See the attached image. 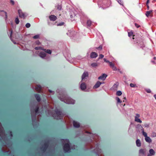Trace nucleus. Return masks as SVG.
I'll return each instance as SVG.
<instances>
[{"label": "nucleus", "instance_id": "680f3d73", "mask_svg": "<svg viewBox=\"0 0 156 156\" xmlns=\"http://www.w3.org/2000/svg\"><path fill=\"white\" fill-rule=\"evenodd\" d=\"M124 99H126V97H124Z\"/></svg>", "mask_w": 156, "mask_h": 156}, {"label": "nucleus", "instance_id": "e433bc0d", "mask_svg": "<svg viewBox=\"0 0 156 156\" xmlns=\"http://www.w3.org/2000/svg\"><path fill=\"white\" fill-rule=\"evenodd\" d=\"M64 22H61V23H59L58 24H57V26H62L64 25Z\"/></svg>", "mask_w": 156, "mask_h": 156}, {"label": "nucleus", "instance_id": "bb28decb", "mask_svg": "<svg viewBox=\"0 0 156 156\" xmlns=\"http://www.w3.org/2000/svg\"><path fill=\"white\" fill-rule=\"evenodd\" d=\"M39 108L38 106L36 107V108L35 109V112L36 114H37L39 111Z\"/></svg>", "mask_w": 156, "mask_h": 156}, {"label": "nucleus", "instance_id": "3c124183", "mask_svg": "<svg viewBox=\"0 0 156 156\" xmlns=\"http://www.w3.org/2000/svg\"><path fill=\"white\" fill-rule=\"evenodd\" d=\"M104 61L107 63H109L110 62L108 61V60H107L105 58H104Z\"/></svg>", "mask_w": 156, "mask_h": 156}, {"label": "nucleus", "instance_id": "f257e3e1", "mask_svg": "<svg viewBox=\"0 0 156 156\" xmlns=\"http://www.w3.org/2000/svg\"><path fill=\"white\" fill-rule=\"evenodd\" d=\"M55 114H53L52 116L54 119H61L63 117V115L61 111L58 109H56L55 110Z\"/></svg>", "mask_w": 156, "mask_h": 156}, {"label": "nucleus", "instance_id": "8fccbe9b", "mask_svg": "<svg viewBox=\"0 0 156 156\" xmlns=\"http://www.w3.org/2000/svg\"><path fill=\"white\" fill-rule=\"evenodd\" d=\"M10 38H11V37H12V30L11 29L10 30Z\"/></svg>", "mask_w": 156, "mask_h": 156}, {"label": "nucleus", "instance_id": "9d476101", "mask_svg": "<svg viewBox=\"0 0 156 156\" xmlns=\"http://www.w3.org/2000/svg\"><path fill=\"white\" fill-rule=\"evenodd\" d=\"M101 83H102L100 82L99 81H97L96 83L94 86L93 88L95 89L98 88L100 87V85Z\"/></svg>", "mask_w": 156, "mask_h": 156}, {"label": "nucleus", "instance_id": "6e6552de", "mask_svg": "<svg viewBox=\"0 0 156 156\" xmlns=\"http://www.w3.org/2000/svg\"><path fill=\"white\" fill-rule=\"evenodd\" d=\"M50 20L51 21H55L57 19V17L54 15H51L49 17Z\"/></svg>", "mask_w": 156, "mask_h": 156}, {"label": "nucleus", "instance_id": "ea45409f", "mask_svg": "<svg viewBox=\"0 0 156 156\" xmlns=\"http://www.w3.org/2000/svg\"><path fill=\"white\" fill-rule=\"evenodd\" d=\"M112 69L114 70V71H116L117 70V68L115 66H114L112 68H111Z\"/></svg>", "mask_w": 156, "mask_h": 156}, {"label": "nucleus", "instance_id": "c9c22d12", "mask_svg": "<svg viewBox=\"0 0 156 156\" xmlns=\"http://www.w3.org/2000/svg\"><path fill=\"white\" fill-rule=\"evenodd\" d=\"M130 86L131 87H134L136 86V85L133 83H131L130 84Z\"/></svg>", "mask_w": 156, "mask_h": 156}, {"label": "nucleus", "instance_id": "39448f33", "mask_svg": "<svg viewBox=\"0 0 156 156\" xmlns=\"http://www.w3.org/2000/svg\"><path fill=\"white\" fill-rule=\"evenodd\" d=\"M19 16L20 17L23 19L26 17L25 13L23 12L21 10L19 9L18 11Z\"/></svg>", "mask_w": 156, "mask_h": 156}, {"label": "nucleus", "instance_id": "aec40b11", "mask_svg": "<svg viewBox=\"0 0 156 156\" xmlns=\"http://www.w3.org/2000/svg\"><path fill=\"white\" fill-rule=\"evenodd\" d=\"M136 146L138 147H140L141 146V143L139 139H137L136 140Z\"/></svg>", "mask_w": 156, "mask_h": 156}, {"label": "nucleus", "instance_id": "49530a36", "mask_svg": "<svg viewBox=\"0 0 156 156\" xmlns=\"http://www.w3.org/2000/svg\"><path fill=\"white\" fill-rule=\"evenodd\" d=\"M135 25L137 28H138L140 27V25H138V24L136 23H135Z\"/></svg>", "mask_w": 156, "mask_h": 156}, {"label": "nucleus", "instance_id": "f3484780", "mask_svg": "<svg viewBox=\"0 0 156 156\" xmlns=\"http://www.w3.org/2000/svg\"><path fill=\"white\" fill-rule=\"evenodd\" d=\"M88 76V73L87 72H85L83 73L82 76V80L84 79L86 77Z\"/></svg>", "mask_w": 156, "mask_h": 156}, {"label": "nucleus", "instance_id": "c03bdc74", "mask_svg": "<svg viewBox=\"0 0 156 156\" xmlns=\"http://www.w3.org/2000/svg\"><path fill=\"white\" fill-rule=\"evenodd\" d=\"M145 90L147 93H150L151 92L150 89H146Z\"/></svg>", "mask_w": 156, "mask_h": 156}, {"label": "nucleus", "instance_id": "ddd939ff", "mask_svg": "<svg viewBox=\"0 0 156 156\" xmlns=\"http://www.w3.org/2000/svg\"><path fill=\"white\" fill-rule=\"evenodd\" d=\"M145 141L147 142L149 144H150L151 143L152 141V140L151 139L150 137L148 136H147L146 137H145Z\"/></svg>", "mask_w": 156, "mask_h": 156}, {"label": "nucleus", "instance_id": "13d9d810", "mask_svg": "<svg viewBox=\"0 0 156 156\" xmlns=\"http://www.w3.org/2000/svg\"><path fill=\"white\" fill-rule=\"evenodd\" d=\"M49 91L50 92V93H51L52 92V91L51 90H49Z\"/></svg>", "mask_w": 156, "mask_h": 156}, {"label": "nucleus", "instance_id": "473e14b6", "mask_svg": "<svg viewBox=\"0 0 156 156\" xmlns=\"http://www.w3.org/2000/svg\"><path fill=\"white\" fill-rule=\"evenodd\" d=\"M35 49L37 50L41 49V50H43L42 49V48L40 47H36L35 48Z\"/></svg>", "mask_w": 156, "mask_h": 156}, {"label": "nucleus", "instance_id": "c756f323", "mask_svg": "<svg viewBox=\"0 0 156 156\" xmlns=\"http://www.w3.org/2000/svg\"><path fill=\"white\" fill-rule=\"evenodd\" d=\"M91 24V22L90 20H88L87 22V25L88 26H90Z\"/></svg>", "mask_w": 156, "mask_h": 156}, {"label": "nucleus", "instance_id": "f8f14e48", "mask_svg": "<svg viewBox=\"0 0 156 156\" xmlns=\"http://www.w3.org/2000/svg\"><path fill=\"white\" fill-rule=\"evenodd\" d=\"M98 56V54L95 52H92L90 55V57L92 58H95Z\"/></svg>", "mask_w": 156, "mask_h": 156}, {"label": "nucleus", "instance_id": "052dcab7", "mask_svg": "<svg viewBox=\"0 0 156 156\" xmlns=\"http://www.w3.org/2000/svg\"><path fill=\"white\" fill-rule=\"evenodd\" d=\"M87 133H90L88 132H87Z\"/></svg>", "mask_w": 156, "mask_h": 156}, {"label": "nucleus", "instance_id": "6ab92c4d", "mask_svg": "<svg viewBox=\"0 0 156 156\" xmlns=\"http://www.w3.org/2000/svg\"><path fill=\"white\" fill-rule=\"evenodd\" d=\"M73 125L75 127L79 128L80 126V124L74 121L73 122Z\"/></svg>", "mask_w": 156, "mask_h": 156}, {"label": "nucleus", "instance_id": "4468645a", "mask_svg": "<svg viewBox=\"0 0 156 156\" xmlns=\"http://www.w3.org/2000/svg\"><path fill=\"white\" fill-rule=\"evenodd\" d=\"M146 15L147 17H149V16H152L153 15L152 10L147 11L146 13Z\"/></svg>", "mask_w": 156, "mask_h": 156}, {"label": "nucleus", "instance_id": "09e8293b", "mask_svg": "<svg viewBox=\"0 0 156 156\" xmlns=\"http://www.w3.org/2000/svg\"><path fill=\"white\" fill-rule=\"evenodd\" d=\"M140 117V115L138 114H136V116L135 117V118H139Z\"/></svg>", "mask_w": 156, "mask_h": 156}, {"label": "nucleus", "instance_id": "58836bf2", "mask_svg": "<svg viewBox=\"0 0 156 156\" xmlns=\"http://www.w3.org/2000/svg\"><path fill=\"white\" fill-rule=\"evenodd\" d=\"M26 27H27V28H29L30 27V23H27L26 24Z\"/></svg>", "mask_w": 156, "mask_h": 156}, {"label": "nucleus", "instance_id": "f03ea898", "mask_svg": "<svg viewBox=\"0 0 156 156\" xmlns=\"http://www.w3.org/2000/svg\"><path fill=\"white\" fill-rule=\"evenodd\" d=\"M61 100L68 104H73L75 102V101L67 96H64L62 100Z\"/></svg>", "mask_w": 156, "mask_h": 156}, {"label": "nucleus", "instance_id": "cd10ccee", "mask_svg": "<svg viewBox=\"0 0 156 156\" xmlns=\"http://www.w3.org/2000/svg\"><path fill=\"white\" fill-rule=\"evenodd\" d=\"M116 94L117 95L119 96L122 95V93L121 91H119V90L118 91L116 92Z\"/></svg>", "mask_w": 156, "mask_h": 156}, {"label": "nucleus", "instance_id": "a211bd4d", "mask_svg": "<svg viewBox=\"0 0 156 156\" xmlns=\"http://www.w3.org/2000/svg\"><path fill=\"white\" fill-rule=\"evenodd\" d=\"M80 88L82 90H83L86 88V85L85 83H82L80 85Z\"/></svg>", "mask_w": 156, "mask_h": 156}, {"label": "nucleus", "instance_id": "2eb2a0df", "mask_svg": "<svg viewBox=\"0 0 156 156\" xmlns=\"http://www.w3.org/2000/svg\"><path fill=\"white\" fill-rule=\"evenodd\" d=\"M118 86L119 83L118 82H116L114 84L112 88L114 90H117L118 89Z\"/></svg>", "mask_w": 156, "mask_h": 156}, {"label": "nucleus", "instance_id": "603ef678", "mask_svg": "<svg viewBox=\"0 0 156 156\" xmlns=\"http://www.w3.org/2000/svg\"><path fill=\"white\" fill-rule=\"evenodd\" d=\"M5 12V18H6V19L7 18V13L5 12Z\"/></svg>", "mask_w": 156, "mask_h": 156}, {"label": "nucleus", "instance_id": "4be33fe9", "mask_svg": "<svg viewBox=\"0 0 156 156\" xmlns=\"http://www.w3.org/2000/svg\"><path fill=\"white\" fill-rule=\"evenodd\" d=\"M39 55L41 57L43 58L46 56V54L44 52H41L39 53Z\"/></svg>", "mask_w": 156, "mask_h": 156}, {"label": "nucleus", "instance_id": "423d86ee", "mask_svg": "<svg viewBox=\"0 0 156 156\" xmlns=\"http://www.w3.org/2000/svg\"><path fill=\"white\" fill-rule=\"evenodd\" d=\"M70 18L72 19L71 20L72 21L75 20H76L77 17L76 16L75 13L73 12H72L70 13Z\"/></svg>", "mask_w": 156, "mask_h": 156}, {"label": "nucleus", "instance_id": "6e6d98bb", "mask_svg": "<svg viewBox=\"0 0 156 156\" xmlns=\"http://www.w3.org/2000/svg\"><path fill=\"white\" fill-rule=\"evenodd\" d=\"M154 97L155 98V99H156V94H155L154 95Z\"/></svg>", "mask_w": 156, "mask_h": 156}, {"label": "nucleus", "instance_id": "7c9ffc66", "mask_svg": "<svg viewBox=\"0 0 156 156\" xmlns=\"http://www.w3.org/2000/svg\"><path fill=\"white\" fill-rule=\"evenodd\" d=\"M128 36L129 37H131L132 36H133V37L134 36V35H133V32H132V31L130 32H129L128 33Z\"/></svg>", "mask_w": 156, "mask_h": 156}, {"label": "nucleus", "instance_id": "4d7b16f0", "mask_svg": "<svg viewBox=\"0 0 156 156\" xmlns=\"http://www.w3.org/2000/svg\"><path fill=\"white\" fill-rule=\"evenodd\" d=\"M154 60H156V57H154Z\"/></svg>", "mask_w": 156, "mask_h": 156}, {"label": "nucleus", "instance_id": "b1692460", "mask_svg": "<svg viewBox=\"0 0 156 156\" xmlns=\"http://www.w3.org/2000/svg\"><path fill=\"white\" fill-rule=\"evenodd\" d=\"M135 121L140 123L142 122V121L139 118H135Z\"/></svg>", "mask_w": 156, "mask_h": 156}, {"label": "nucleus", "instance_id": "2f4dec72", "mask_svg": "<svg viewBox=\"0 0 156 156\" xmlns=\"http://www.w3.org/2000/svg\"><path fill=\"white\" fill-rule=\"evenodd\" d=\"M15 22L16 24H19V20L18 17H17L16 18L15 20Z\"/></svg>", "mask_w": 156, "mask_h": 156}, {"label": "nucleus", "instance_id": "7ed1b4c3", "mask_svg": "<svg viewBox=\"0 0 156 156\" xmlns=\"http://www.w3.org/2000/svg\"><path fill=\"white\" fill-rule=\"evenodd\" d=\"M63 149L65 152H68L70 150L69 144L67 143L65 144L63 146Z\"/></svg>", "mask_w": 156, "mask_h": 156}, {"label": "nucleus", "instance_id": "0eeeda50", "mask_svg": "<svg viewBox=\"0 0 156 156\" xmlns=\"http://www.w3.org/2000/svg\"><path fill=\"white\" fill-rule=\"evenodd\" d=\"M107 76V75L105 74H103L102 75L98 77V79L99 80H105Z\"/></svg>", "mask_w": 156, "mask_h": 156}, {"label": "nucleus", "instance_id": "864d4df0", "mask_svg": "<svg viewBox=\"0 0 156 156\" xmlns=\"http://www.w3.org/2000/svg\"><path fill=\"white\" fill-rule=\"evenodd\" d=\"M149 0H147V2L146 4L148 5V4L149 3Z\"/></svg>", "mask_w": 156, "mask_h": 156}, {"label": "nucleus", "instance_id": "de8ad7c7", "mask_svg": "<svg viewBox=\"0 0 156 156\" xmlns=\"http://www.w3.org/2000/svg\"><path fill=\"white\" fill-rule=\"evenodd\" d=\"M102 46L100 45L99 47L97 48V49L99 50H101L102 49Z\"/></svg>", "mask_w": 156, "mask_h": 156}, {"label": "nucleus", "instance_id": "f704fd0d", "mask_svg": "<svg viewBox=\"0 0 156 156\" xmlns=\"http://www.w3.org/2000/svg\"><path fill=\"white\" fill-rule=\"evenodd\" d=\"M151 136L153 137H156V133L153 132L151 134Z\"/></svg>", "mask_w": 156, "mask_h": 156}, {"label": "nucleus", "instance_id": "5fc2aeb1", "mask_svg": "<svg viewBox=\"0 0 156 156\" xmlns=\"http://www.w3.org/2000/svg\"><path fill=\"white\" fill-rule=\"evenodd\" d=\"M147 9L148 10H149V7L148 5H147Z\"/></svg>", "mask_w": 156, "mask_h": 156}, {"label": "nucleus", "instance_id": "1a4fd4ad", "mask_svg": "<svg viewBox=\"0 0 156 156\" xmlns=\"http://www.w3.org/2000/svg\"><path fill=\"white\" fill-rule=\"evenodd\" d=\"M149 152V154H147V156H151V155H154L155 154V152L152 149H150Z\"/></svg>", "mask_w": 156, "mask_h": 156}, {"label": "nucleus", "instance_id": "a18cd8bd", "mask_svg": "<svg viewBox=\"0 0 156 156\" xmlns=\"http://www.w3.org/2000/svg\"><path fill=\"white\" fill-rule=\"evenodd\" d=\"M149 126V124L147 123H145L144 124V126L145 127H148Z\"/></svg>", "mask_w": 156, "mask_h": 156}, {"label": "nucleus", "instance_id": "72a5a7b5", "mask_svg": "<svg viewBox=\"0 0 156 156\" xmlns=\"http://www.w3.org/2000/svg\"><path fill=\"white\" fill-rule=\"evenodd\" d=\"M116 100L118 103H121L122 102V101L118 97H116Z\"/></svg>", "mask_w": 156, "mask_h": 156}, {"label": "nucleus", "instance_id": "c85d7f7f", "mask_svg": "<svg viewBox=\"0 0 156 156\" xmlns=\"http://www.w3.org/2000/svg\"><path fill=\"white\" fill-rule=\"evenodd\" d=\"M57 9L58 10H60L62 9V6L61 5H58L56 6Z\"/></svg>", "mask_w": 156, "mask_h": 156}, {"label": "nucleus", "instance_id": "412c9836", "mask_svg": "<svg viewBox=\"0 0 156 156\" xmlns=\"http://www.w3.org/2000/svg\"><path fill=\"white\" fill-rule=\"evenodd\" d=\"M146 152L145 149H141L139 151V153L143 155Z\"/></svg>", "mask_w": 156, "mask_h": 156}, {"label": "nucleus", "instance_id": "a878e982", "mask_svg": "<svg viewBox=\"0 0 156 156\" xmlns=\"http://www.w3.org/2000/svg\"><path fill=\"white\" fill-rule=\"evenodd\" d=\"M45 50V52L47 53H48L49 54H51V51L50 50H49V49H47V50H46L45 49V50Z\"/></svg>", "mask_w": 156, "mask_h": 156}, {"label": "nucleus", "instance_id": "bf43d9fd", "mask_svg": "<svg viewBox=\"0 0 156 156\" xmlns=\"http://www.w3.org/2000/svg\"><path fill=\"white\" fill-rule=\"evenodd\" d=\"M0 12H3V10H1L0 11Z\"/></svg>", "mask_w": 156, "mask_h": 156}, {"label": "nucleus", "instance_id": "79ce46f5", "mask_svg": "<svg viewBox=\"0 0 156 156\" xmlns=\"http://www.w3.org/2000/svg\"><path fill=\"white\" fill-rule=\"evenodd\" d=\"M104 56L102 54H100L99 55V59L102 58H103Z\"/></svg>", "mask_w": 156, "mask_h": 156}, {"label": "nucleus", "instance_id": "e2e57ef3", "mask_svg": "<svg viewBox=\"0 0 156 156\" xmlns=\"http://www.w3.org/2000/svg\"><path fill=\"white\" fill-rule=\"evenodd\" d=\"M35 118H36V115L35 116Z\"/></svg>", "mask_w": 156, "mask_h": 156}, {"label": "nucleus", "instance_id": "37998d69", "mask_svg": "<svg viewBox=\"0 0 156 156\" xmlns=\"http://www.w3.org/2000/svg\"><path fill=\"white\" fill-rule=\"evenodd\" d=\"M10 3L12 5H13L14 4V2L13 0H10Z\"/></svg>", "mask_w": 156, "mask_h": 156}, {"label": "nucleus", "instance_id": "9b49d317", "mask_svg": "<svg viewBox=\"0 0 156 156\" xmlns=\"http://www.w3.org/2000/svg\"><path fill=\"white\" fill-rule=\"evenodd\" d=\"M41 86L39 85H37L35 87V89L36 90L38 93H41Z\"/></svg>", "mask_w": 156, "mask_h": 156}, {"label": "nucleus", "instance_id": "0e129e2a", "mask_svg": "<svg viewBox=\"0 0 156 156\" xmlns=\"http://www.w3.org/2000/svg\"><path fill=\"white\" fill-rule=\"evenodd\" d=\"M152 62H154V61H152Z\"/></svg>", "mask_w": 156, "mask_h": 156}, {"label": "nucleus", "instance_id": "393cba45", "mask_svg": "<svg viewBox=\"0 0 156 156\" xmlns=\"http://www.w3.org/2000/svg\"><path fill=\"white\" fill-rule=\"evenodd\" d=\"M91 65L92 67H95L98 66V64L97 63L94 62L92 63Z\"/></svg>", "mask_w": 156, "mask_h": 156}, {"label": "nucleus", "instance_id": "20e7f679", "mask_svg": "<svg viewBox=\"0 0 156 156\" xmlns=\"http://www.w3.org/2000/svg\"><path fill=\"white\" fill-rule=\"evenodd\" d=\"M49 146V142H47L44 143V145L41 148V149L44 152H45Z\"/></svg>", "mask_w": 156, "mask_h": 156}, {"label": "nucleus", "instance_id": "5701e85b", "mask_svg": "<svg viewBox=\"0 0 156 156\" xmlns=\"http://www.w3.org/2000/svg\"><path fill=\"white\" fill-rule=\"evenodd\" d=\"M142 135L145 137V138L147 136V133L144 131L143 128L142 129Z\"/></svg>", "mask_w": 156, "mask_h": 156}, {"label": "nucleus", "instance_id": "4c0bfd02", "mask_svg": "<svg viewBox=\"0 0 156 156\" xmlns=\"http://www.w3.org/2000/svg\"><path fill=\"white\" fill-rule=\"evenodd\" d=\"M110 66L111 68H112L114 65L112 62H110L109 63Z\"/></svg>", "mask_w": 156, "mask_h": 156}, {"label": "nucleus", "instance_id": "a19ab883", "mask_svg": "<svg viewBox=\"0 0 156 156\" xmlns=\"http://www.w3.org/2000/svg\"><path fill=\"white\" fill-rule=\"evenodd\" d=\"M39 35H36L35 36H34L33 38H34V39H37L39 38Z\"/></svg>", "mask_w": 156, "mask_h": 156}, {"label": "nucleus", "instance_id": "dca6fc26", "mask_svg": "<svg viewBox=\"0 0 156 156\" xmlns=\"http://www.w3.org/2000/svg\"><path fill=\"white\" fill-rule=\"evenodd\" d=\"M34 96L37 101L38 102H40L41 101L40 95L39 94H34Z\"/></svg>", "mask_w": 156, "mask_h": 156}]
</instances>
